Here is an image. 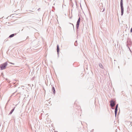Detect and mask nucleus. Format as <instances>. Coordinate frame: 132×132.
Here are the masks:
<instances>
[{"label":"nucleus","instance_id":"nucleus-21","mask_svg":"<svg viewBox=\"0 0 132 132\" xmlns=\"http://www.w3.org/2000/svg\"><path fill=\"white\" fill-rule=\"evenodd\" d=\"M29 38V37L28 36V37H27V39H28Z\"/></svg>","mask_w":132,"mask_h":132},{"label":"nucleus","instance_id":"nucleus-5","mask_svg":"<svg viewBox=\"0 0 132 132\" xmlns=\"http://www.w3.org/2000/svg\"><path fill=\"white\" fill-rule=\"evenodd\" d=\"M79 23L80 22H78V21L77 22V23L76 24V28L77 29V31L78 30V28L79 26Z\"/></svg>","mask_w":132,"mask_h":132},{"label":"nucleus","instance_id":"nucleus-19","mask_svg":"<svg viewBox=\"0 0 132 132\" xmlns=\"http://www.w3.org/2000/svg\"><path fill=\"white\" fill-rule=\"evenodd\" d=\"M40 9V8H39L38 9V11H39V10Z\"/></svg>","mask_w":132,"mask_h":132},{"label":"nucleus","instance_id":"nucleus-16","mask_svg":"<svg viewBox=\"0 0 132 132\" xmlns=\"http://www.w3.org/2000/svg\"><path fill=\"white\" fill-rule=\"evenodd\" d=\"M130 31V32L132 33V28L131 29Z\"/></svg>","mask_w":132,"mask_h":132},{"label":"nucleus","instance_id":"nucleus-17","mask_svg":"<svg viewBox=\"0 0 132 132\" xmlns=\"http://www.w3.org/2000/svg\"><path fill=\"white\" fill-rule=\"evenodd\" d=\"M117 113H115V117H116L117 116Z\"/></svg>","mask_w":132,"mask_h":132},{"label":"nucleus","instance_id":"nucleus-14","mask_svg":"<svg viewBox=\"0 0 132 132\" xmlns=\"http://www.w3.org/2000/svg\"><path fill=\"white\" fill-rule=\"evenodd\" d=\"M80 17H79V18H78V21H77L80 22Z\"/></svg>","mask_w":132,"mask_h":132},{"label":"nucleus","instance_id":"nucleus-12","mask_svg":"<svg viewBox=\"0 0 132 132\" xmlns=\"http://www.w3.org/2000/svg\"><path fill=\"white\" fill-rule=\"evenodd\" d=\"M118 111V109H115L114 113H117Z\"/></svg>","mask_w":132,"mask_h":132},{"label":"nucleus","instance_id":"nucleus-10","mask_svg":"<svg viewBox=\"0 0 132 132\" xmlns=\"http://www.w3.org/2000/svg\"><path fill=\"white\" fill-rule=\"evenodd\" d=\"M98 65L101 68L103 69V67L102 65L100 63H99L98 64Z\"/></svg>","mask_w":132,"mask_h":132},{"label":"nucleus","instance_id":"nucleus-8","mask_svg":"<svg viewBox=\"0 0 132 132\" xmlns=\"http://www.w3.org/2000/svg\"><path fill=\"white\" fill-rule=\"evenodd\" d=\"M16 33L12 34L10 35L9 36V37H10V38L12 37H13L15 35H16Z\"/></svg>","mask_w":132,"mask_h":132},{"label":"nucleus","instance_id":"nucleus-2","mask_svg":"<svg viewBox=\"0 0 132 132\" xmlns=\"http://www.w3.org/2000/svg\"><path fill=\"white\" fill-rule=\"evenodd\" d=\"M120 5L121 9V14L122 16L123 13L124 7L123 6V0H121Z\"/></svg>","mask_w":132,"mask_h":132},{"label":"nucleus","instance_id":"nucleus-1","mask_svg":"<svg viewBox=\"0 0 132 132\" xmlns=\"http://www.w3.org/2000/svg\"><path fill=\"white\" fill-rule=\"evenodd\" d=\"M7 62L0 64V70H2L5 69L6 68V67L7 66Z\"/></svg>","mask_w":132,"mask_h":132},{"label":"nucleus","instance_id":"nucleus-22","mask_svg":"<svg viewBox=\"0 0 132 132\" xmlns=\"http://www.w3.org/2000/svg\"><path fill=\"white\" fill-rule=\"evenodd\" d=\"M127 47H128V48H129H129H129V47L128 46H127Z\"/></svg>","mask_w":132,"mask_h":132},{"label":"nucleus","instance_id":"nucleus-13","mask_svg":"<svg viewBox=\"0 0 132 132\" xmlns=\"http://www.w3.org/2000/svg\"><path fill=\"white\" fill-rule=\"evenodd\" d=\"M69 24L71 25L72 27H73V28L74 30V27L73 24L71 23H69Z\"/></svg>","mask_w":132,"mask_h":132},{"label":"nucleus","instance_id":"nucleus-11","mask_svg":"<svg viewBox=\"0 0 132 132\" xmlns=\"http://www.w3.org/2000/svg\"><path fill=\"white\" fill-rule=\"evenodd\" d=\"M74 45L75 46H77V41H76L74 43Z\"/></svg>","mask_w":132,"mask_h":132},{"label":"nucleus","instance_id":"nucleus-20","mask_svg":"<svg viewBox=\"0 0 132 132\" xmlns=\"http://www.w3.org/2000/svg\"><path fill=\"white\" fill-rule=\"evenodd\" d=\"M9 101H10V100H9L8 101H7V103L9 102Z\"/></svg>","mask_w":132,"mask_h":132},{"label":"nucleus","instance_id":"nucleus-25","mask_svg":"<svg viewBox=\"0 0 132 132\" xmlns=\"http://www.w3.org/2000/svg\"><path fill=\"white\" fill-rule=\"evenodd\" d=\"M11 63V64H13V63Z\"/></svg>","mask_w":132,"mask_h":132},{"label":"nucleus","instance_id":"nucleus-6","mask_svg":"<svg viewBox=\"0 0 132 132\" xmlns=\"http://www.w3.org/2000/svg\"><path fill=\"white\" fill-rule=\"evenodd\" d=\"M132 44V42L131 41H128L127 42V46L131 45Z\"/></svg>","mask_w":132,"mask_h":132},{"label":"nucleus","instance_id":"nucleus-18","mask_svg":"<svg viewBox=\"0 0 132 132\" xmlns=\"http://www.w3.org/2000/svg\"><path fill=\"white\" fill-rule=\"evenodd\" d=\"M131 122H128V123H130V125H131Z\"/></svg>","mask_w":132,"mask_h":132},{"label":"nucleus","instance_id":"nucleus-15","mask_svg":"<svg viewBox=\"0 0 132 132\" xmlns=\"http://www.w3.org/2000/svg\"><path fill=\"white\" fill-rule=\"evenodd\" d=\"M118 104L117 105H116V108H115V109H118Z\"/></svg>","mask_w":132,"mask_h":132},{"label":"nucleus","instance_id":"nucleus-23","mask_svg":"<svg viewBox=\"0 0 132 132\" xmlns=\"http://www.w3.org/2000/svg\"><path fill=\"white\" fill-rule=\"evenodd\" d=\"M129 50L131 52V50H130V48H129Z\"/></svg>","mask_w":132,"mask_h":132},{"label":"nucleus","instance_id":"nucleus-4","mask_svg":"<svg viewBox=\"0 0 132 132\" xmlns=\"http://www.w3.org/2000/svg\"><path fill=\"white\" fill-rule=\"evenodd\" d=\"M59 50L60 49L59 48V45H57V52L58 56H59Z\"/></svg>","mask_w":132,"mask_h":132},{"label":"nucleus","instance_id":"nucleus-26","mask_svg":"<svg viewBox=\"0 0 132 132\" xmlns=\"http://www.w3.org/2000/svg\"><path fill=\"white\" fill-rule=\"evenodd\" d=\"M129 7L128 6V7H127V8H128Z\"/></svg>","mask_w":132,"mask_h":132},{"label":"nucleus","instance_id":"nucleus-24","mask_svg":"<svg viewBox=\"0 0 132 132\" xmlns=\"http://www.w3.org/2000/svg\"><path fill=\"white\" fill-rule=\"evenodd\" d=\"M14 86H15V87H16V85H15Z\"/></svg>","mask_w":132,"mask_h":132},{"label":"nucleus","instance_id":"nucleus-9","mask_svg":"<svg viewBox=\"0 0 132 132\" xmlns=\"http://www.w3.org/2000/svg\"><path fill=\"white\" fill-rule=\"evenodd\" d=\"M52 90L53 93V94H55V89L54 87H52Z\"/></svg>","mask_w":132,"mask_h":132},{"label":"nucleus","instance_id":"nucleus-7","mask_svg":"<svg viewBox=\"0 0 132 132\" xmlns=\"http://www.w3.org/2000/svg\"><path fill=\"white\" fill-rule=\"evenodd\" d=\"M15 108V107H14V108H13L12 110H11V111H10V113H9V115H11V114L12 113V112H13V111H14V109Z\"/></svg>","mask_w":132,"mask_h":132},{"label":"nucleus","instance_id":"nucleus-3","mask_svg":"<svg viewBox=\"0 0 132 132\" xmlns=\"http://www.w3.org/2000/svg\"><path fill=\"white\" fill-rule=\"evenodd\" d=\"M110 106L112 107V109H114L112 107L114 106L115 105V102L113 100H111L110 102Z\"/></svg>","mask_w":132,"mask_h":132}]
</instances>
